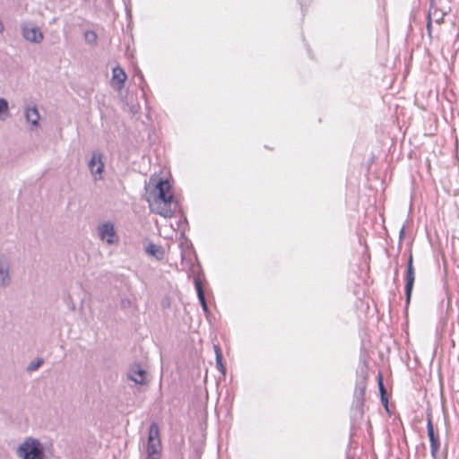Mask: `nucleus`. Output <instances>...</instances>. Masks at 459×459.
Returning a JSON list of instances; mask_svg holds the SVG:
<instances>
[{
    "instance_id": "1",
    "label": "nucleus",
    "mask_w": 459,
    "mask_h": 459,
    "mask_svg": "<svg viewBox=\"0 0 459 459\" xmlns=\"http://www.w3.org/2000/svg\"><path fill=\"white\" fill-rule=\"evenodd\" d=\"M145 199L151 211L164 218L172 217L177 208L169 181L156 175L152 176L145 183Z\"/></svg>"
},
{
    "instance_id": "2",
    "label": "nucleus",
    "mask_w": 459,
    "mask_h": 459,
    "mask_svg": "<svg viewBox=\"0 0 459 459\" xmlns=\"http://www.w3.org/2000/svg\"><path fill=\"white\" fill-rule=\"evenodd\" d=\"M16 454L22 459H44L45 452L44 447L40 441L34 437H27L22 443L17 450Z\"/></svg>"
},
{
    "instance_id": "3",
    "label": "nucleus",
    "mask_w": 459,
    "mask_h": 459,
    "mask_svg": "<svg viewBox=\"0 0 459 459\" xmlns=\"http://www.w3.org/2000/svg\"><path fill=\"white\" fill-rule=\"evenodd\" d=\"M98 235L100 240L108 246H116L119 242L115 225L110 221H104L99 225Z\"/></svg>"
},
{
    "instance_id": "4",
    "label": "nucleus",
    "mask_w": 459,
    "mask_h": 459,
    "mask_svg": "<svg viewBox=\"0 0 459 459\" xmlns=\"http://www.w3.org/2000/svg\"><path fill=\"white\" fill-rule=\"evenodd\" d=\"M160 452V441L159 437V428L152 424L149 429L147 453L150 459H158Z\"/></svg>"
},
{
    "instance_id": "5",
    "label": "nucleus",
    "mask_w": 459,
    "mask_h": 459,
    "mask_svg": "<svg viewBox=\"0 0 459 459\" xmlns=\"http://www.w3.org/2000/svg\"><path fill=\"white\" fill-rule=\"evenodd\" d=\"M428 436L430 441V453L433 459H437V452L440 448V441H439V430L438 429H435L430 419V416L428 415Z\"/></svg>"
},
{
    "instance_id": "6",
    "label": "nucleus",
    "mask_w": 459,
    "mask_h": 459,
    "mask_svg": "<svg viewBox=\"0 0 459 459\" xmlns=\"http://www.w3.org/2000/svg\"><path fill=\"white\" fill-rule=\"evenodd\" d=\"M128 378L136 385H146L148 383V372L139 364H134L127 372Z\"/></svg>"
},
{
    "instance_id": "7",
    "label": "nucleus",
    "mask_w": 459,
    "mask_h": 459,
    "mask_svg": "<svg viewBox=\"0 0 459 459\" xmlns=\"http://www.w3.org/2000/svg\"><path fill=\"white\" fill-rule=\"evenodd\" d=\"M22 37L31 43H40L43 34L38 27L30 26L28 23L22 24Z\"/></svg>"
},
{
    "instance_id": "8",
    "label": "nucleus",
    "mask_w": 459,
    "mask_h": 459,
    "mask_svg": "<svg viewBox=\"0 0 459 459\" xmlns=\"http://www.w3.org/2000/svg\"><path fill=\"white\" fill-rule=\"evenodd\" d=\"M89 168L95 180H100L102 178L104 164L99 153L92 154Z\"/></svg>"
},
{
    "instance_id": "9",
    "label": "nucleus",
    "mask_w": 459,
    "mask_h": 459,
    "mask_svg": "<svg viewBox=\"0 0 459 459\" xmlns=\"http://www.w3.org/2000/svg\"><path fill=\"white\" fill-rule=\"evenodd\" d=\"M10 263L5 256L0 257V286L6 287L11 282Z\"/></svg>"
},
{
    "instance_id": "10",
    "label": "nucleus",
    "mask_w": 459,
    "mask_h": 459,
    "mask_svg": "<svg viewBox=\"0 0 459 459\" xmlns=\"http://www.w3.org/2000/svg\"><path fill=\"white\" fill-rule=\"evenodd\" d=\"M127 75L126 72L119 66L113 68L111 85L114 89L120 91L126 81Z\"/></svg>"
},
{
    "instance_id": "11",
    "label": "nucleus",
    "mask_w": 459,
    "mask_h": 459,
    "mask_svg": "<svg viewBox=\"0 0 459 459\" xmlns=\"http://www.w3.org/2000/svg\"><path fill=\"white\" fill-rule=\"evenodd\" d=\"M414 283V270L412 266V255H410L409 261H408V266H407V277H406V297L407 301L410 300L411 294L412 291V287Z\"/></svg>"
},
{
    "instance_id": "12",
    "label": "nucleus",
    "mask_w": 459,
    "mask_h": 459,
    "mask_svg": "<svg viewBox=\"0 0 459 459\" xmlns=\"http://www.w3.org/2000/svg\"><path fill=\"white\" fill-rule=\"evenodd\" d=\"M145 253L157 260H162L165 255L164 249L156 244L149 243L145 247Z\"/></svg>"
},
{
    "instance_id": "13",
    "label": "nucleus",
    "mask_w": 459,
    "mask_h": 459,
    "mask_svg": "<svg viewBox=\"0 0 459 459\" xmlns=\"http://www.w3.org/2000/svg\"><path fill=\"white\" fill-rule=\"evenodd\" d=\"M25 118L28 123L31 124L33 126H37L39 125V120L40 118L38 108L34 107H27L24 113Z\"/></svg>"
},
{
    "instance_id": "14",
    "label": "nucleus",
    "mask_w": 459,
    "mask_h": 459,
    "mask_svg": "<svg viewBox=\"0 0 459 459\" xmlns=\"http://www.w3.org/2000/svg\"><path fill=\"white\" fill-rule=\"evenodd\" d=\"M195 288H196V291H197V296H198V299L202 305L203 310L204 311L205 314H208L209 308H208V306L205 301L204 292L203 287L201 285V282L198 279H195Z\"/></svg>"
},
{
    "instance_id": "15",
    "label": "nucleus",
    "mask_w": 459,
    "mask_h": 459,
    "mask_svg": "<svg viewBox=\"0 0 459 459\" xmlns=\"http://www.w3.org/2000/svg\"><path fill=\"white\" fill-rule=\"evenodd\" d=\"M444 13H439L436 7L431 6L429 13V22L428 28H429L430 22H435L437 23H441L443 21Z\"/></svg>"
},
{
    "instance_id": "16",
    "label": "nucleus",
    "mask_w": 459,
    "mask_h": 459,
    "mask_svg": "<svg viewBox=\"0 0 459 459\" xmlns=\"http://www.w3.org/2000/svg\"><path fill=\"white\" fill-rule=\"evenodd\" d=\"M8 115V102L5 99L0 98V119L4 120Z\"/></svg>"
},
{
    "instance_id": "17",
    "label": "nucleus",
    "mask_w": 459,
    "mask_h": 459,
    "mask_svg": "<svg viewBox=\"0 0 459 459\" xmlns=\"http://www.w3.org/2000/svg\"><path fill=\"white\" fill-rule=\"evenodd\" d=\"M42 359H37L34 361H31L29 366L27 367V371H34L37 370L42 364H43Z\"/></svg>"
},
{
    "instance_id": "18",
    "label": "nucleus",
    "mask_w": 459,
    "mask_h": 459,
    "mask_svg": "<svg viewBox=\"0 0 459 459\" xmlns=\"http://www.w3.org/2000/svg\"><path fill=\"white\" fill-rule=\"evenodd\" d=\"M213 348H214V352H215V356H216V360L222 359L221 351V349L219 348V346L214 345Z\"/></svg>"
},
{
    "instance_id": "19",
    "label": "nucleus",
    "mask_w": 459,
    "mask_h": 459,
    "mask_svg": "<svg viewBox=\"0 0 459 459\" xmlns=\"http://www.w3.org/2000/svg\"><path fill=\"white\" fill-rule=\"evenodd\" d=\"M213 348H214V352H215V356H216V360L222 359L221 351V349L219 348V346L214 345Z\"/></svg>"
},
{
    "instance_id": "20",
    "label": "nucleus",
    "mask_w": 459,
    "mask_h": 459,
    "mask_svg": "<svg viewBox=\"0 0 459 459\" xmlns=\"http://www.w3.org/2000/svg\"><path fill=\"white\" fill-rule=\"evenodd\" d=\"M216 367L223 375L225 374V368L223 366L222 359L216 360Z\"/></svg>"
},
{
    "instance_id": "21",
    "label": "nucleus",
    "mask_w": 459,
    "mask_h": 459,
    "mask_svg": "<svg viewBox=\"0 0 459 459\" xmlns=\"http://www.w3.org/2000/svg\"><path fill=\"white\" fill-rule=\"evenodd\" d=\"M96 34L94 32H89L88 31V42L95 41L96 40Z\"/></svg>"
},
{
    "instance_id": "22",
    "label": "nucleus",
    "mask_w": 459,
    "mask_h": 459,
    "mask_svg": "<svg viewBox=\"0 0 459 459\" xmlns=\"http://www.w3.org/2000/svg\"><path fill=\"white\" fill-rule=\"evenodd\" d=\"M379 390H380L381 394H383L385 392V389H384V385H383V382H382L381 378H379Z\"/></svg>"
},
{
    "instance_id": "23",
    "label": "nucleus",
    "mask_w": 459,
    "mask_h": 459,
    "mask_svg": "<svg viewBox=\"0 0 459 459\" xmlns=\"http://www.w3.org/2000/svg\"><path fill=\"white\" fill-rule=\"evenodd\" d=\"M4 30V26L3 22L0 21V33H2Z\"/></svg>"
},
{
    "instance_id": "24",
    "label": "nucleus",
    "mask_w": 459,
    "mask_h": 459,
    "mask_svg": "<svg viewBox=\"0 0 459 459\" xmlns=\"http://www.w3.org/2000/svg\"><path fill=\"white\" fill-rule=\"evenodd\" d=\"M382 402L385 404V406L387 405V400L386 399H384V397L382 396Z\"/></svg>"
}]
</instances>
